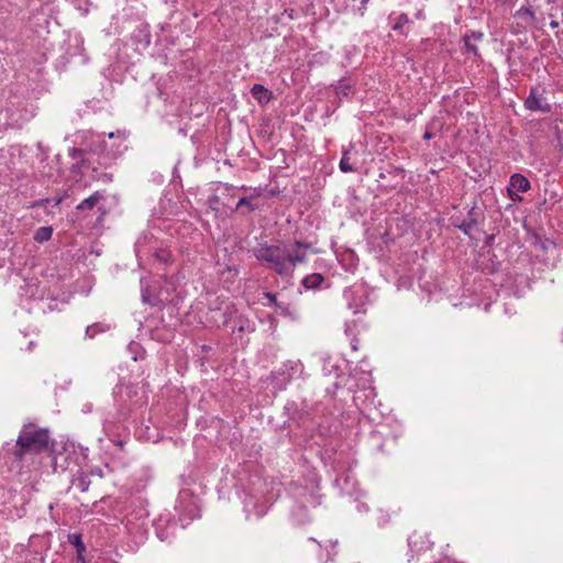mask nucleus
<instances>
[{"label":"nucleus","instance_id":"f257e3e1","mask_svg":"<svg viewBox=\"0 0 563 563\" xmlns=\"http://www.w3.org/2000/svg\"><path fill=\"white\" fill-rule=\"evenodd\" d=\"M308 243L295 240L289 246L282 242L268 244L260 243L252 250L254 257L267 269L279 276H291L298 264L307 260Z\"/></svg>","mask_w":563,"mask_h":563},{"label":"nucleus","instance_id":"f03ea898","mask_svg":"<svg viewBox=\"0 0 563 563\" xmlns=\"http://www.w3.org/2000/svg\"><path fill=\"white\" fill-rule=\"evenodd\" d=\"M37 459L42 470L56 472V441L47 429H37Z\"/></svg>","mask_w":563,"mask_h":563},{"label":"nucleus","instance_id":"7ed1b4c3","mask_svg":"<svg viewBox=\"0 0 563 563\" xmlns=\"http://www.w3.org/2000/svg\"><path fill=\"white\" fill-rule=\"evenodd\" d=\"M104 192L103 191H95L89 197L82 199L75 208V216L86 218L90 214L93 209H97L99 216L97 218V222H102L104 216L107 214V210L104 207Z\"/></svg>","mask_w":563,"mask_h":563},{"label":"nucleus","instance_id":"20e7f679","mask_svg":"<svg viewBox=\"0 0 563 563\" xmlns=\"http://www.w3.org/2000/svg\"><path fill=\"white\" fill-rule=\"evenodd\" d=\"M35 449V426L30 423L25 424L21 430L16 443L13 446L12 454L18 460H22L25 454Z\"/></svg>","mask_w":563,"mask_h":563},{"label":"nucleus","instance_id":"39448f33","mask_svg":"<svg viewBox=\"0 0 563 563\" xmlns=\"http://www.w3.org/2000/svg\"><path fill=\"white\" fill-rule=\"evenodd\" d=\"M525 107L530 111H539L542 113H549L552 110L551 104L547 102L544 89L540 87L530 88L529 95L525 100Z\"/></svg>","mask_w":563,"mask_h":563},{"label":"nucleus","instance_id":"423d86ee","mask_svg":"<svg viewBox=\"0 0 563 563\" xmlns=\"http://www.w3.org/2000/svg\"><path fill=\"white\" fill-rule=\"evenodd\" d=\"M530 189V181L521 174H514L510 177L509 185L507 187L508 195L514 201H521L522 197L520 194L526 192Z\"/></svg>","mask_w":563,"mask_h":563},{"label":"nucleus","instance_id":"0eeeda50","mask_svg":"<svg viewBox=\"0 0 563 563\" xmlns=\"http://www.w3.org/2000/svg\"><path fill=\"white\" fill-rule=\"evenodd\" d=\"M408 545L412 552H422L431 550L433 541L430 539L429 533L422 531H415L408 538Z\"/></svg>","mask_w":563,"mask_h":563},{"label":"nucleus","instance_id":"6e6552de","mask_svg":"<svg viewBox=\"0 0 563 563\" xmlns=\"http://www.w3.org/2000/svg\"><path fill=\"white\" fill-rule=\"evenodd\" d=\"M388 21H389V25L393 31L397 32L398 34H400L405 37L408 35V33H409L408 25L410 23H412V21L409 19L407 13H399V14L391 13L388 16Z\"/></svg>","mask_w":563,"mask_h":563},{"label":"nucleus","instance_id":"1a4fd4ad","mask_svg":"<svg viewBox=\"0 0 563 563\" xmlns=\"http://www.w3.org/2000/svg\"><path fill=\"white\" fill-rule=\"evenodd\" d=\"M64 199V195L56 194L53 197L38 198L36 206L37 210L43 209L47 214H55L59 212V205Z\"/></svg>","mask_w":563,"mask_h":563},{"label":"nucleus","instance_id":"9d476101","mask_svg":"<svg viewBox=\"0 0 563 563\" xmlns=\"http://www.w3.org/2000/svg\"><path fill=\"white\" fill-rule=\"evenodd\" d=\"M35 295V287L33 284L25 283L24 286L20 287L19 300L20 306L26 312L31 313L33 310V297Z\"/></svg>","mask_w":563,"mask_h":563},{"label":"nucleus","instance_id":"9b49d317","mask_svg":"<svg viewBox=\"0 0 563 563\" xmlns=\"http://www.w3.org/2000/svg\"><path fill=\"white\" fill-rule=\"evenodd\" d=\"M303 372V365L299 360H289L283 364L279 373L286 376V380L289 382L294 377H298Z\"/></svg>","mask_w":563,"mask_h":563},{"label":"nucleus","instance_id":"f8f14e48","mask_svg":"<svg viewBox=\"0 0 563 563\" xmlns=\"http://www.w3.org/2000/svg\"><path fill=\"white\" fill-rule=\"evenodd\" d=\"M481 216L482 213L476 209V207H472L467 212L466 219L457 225V228L465 234L471 235L472 230L478 224Z\"/></svg>","mask_w":563,"mask_h":563},{"label":"nucleus","instance_id":"ddd939ff","mask_svg":"<svg viewBox=\"0 0 563 563\" xmlns=\"http://www.w3.org/2000/svg\"><path fill=\"white\" fill-rule=\"evenodd\" d=\"M153 257L158 264L163 266H168L174 262L172 252L166 247L156 249L153 253Z\"/></svg>","mask_w":563,"mask_h":563},{"label":"nucleus","instance_id":"4468645a","mask_svg":"<svg viewBox=\"0 0 563 563\" xmlns=\"http://www.w3.org/2000/svg\"><path fill=\"white\" fill-rule=\"evenodd\" d=\"M324 282V277L319 273L307 275L302 280L301 285L306 289H318Z\"/></svg>","mask_w":563,"mask_h":563},{"label":"nucleus","instance_id":"2eb2a0df","mask_svg":"<svg viewBox=\"0 0 563 563\" xmlns=\"http://www.w3.org/2000/svg\"><path fill=\"white\" fill-rule=\"evenodd\" d=\"M252 96L261 103L268 102L272 99V92L263 85L255 84L251 89Z\"/></svg>","mask_w":563,"mask_h":563},{"label":"nucleus","instance_id":"dca6fc26","mask_svg":"<svg viewBox=\"0 0 563 563\" xmlns=\"http://www.w3.org/2000/svg\"><path fill=\"white\" fill-rule=\"evenodd\" d=\"M353 146H350L346 150H343L342 157L339 163V168L342 173H351L354 172V166L351 163V152Z\"/></svg>","mask_w":563,"mask_h":563},{"label":"nucleus","instance_id":"f3484780","mask_svg":"<svg viewBox=\"0 0 563 563\" xmlns=\"http://www.w3.org/2000/svg\"><path fill=\"white\" fill-rule=\"evenodd\" d=\"M515 18L519 19V20H523V22L528 25V24H532L536 20V14L534 12L532 11L531 7L528 4V5H522L516 13H515Z\"/></svg>","mask_w":563,"mask_h":563},{"label":"nucleus","instance_id":"a211bd4d","mask_svg":"<svg viewBox=\"0 0 563 563\" xmlns=\"http://www.w3.org/2000/svg\"><path fill=\"white\" fill-rule=\"evenodd\" d=\"M73 484L80 490V492H87L90 486V479L89 474L80 472L78 475L74 478Z\"/></svg>","mask_w":563,"mask_h":563},{"label":"nucleus","instance_id":"6ab92c4d","mask_svg":"<svg viewBox=\"0 0 563 563\" xmlns=\"http://www.w3.org/2000/svg\"><path fill=\"white\" fill-rule=\"evenodd\" d=\"M235 330L239 332H253L255 330V325L249 319L239 317L235 320V325L233 328V331Z\"/></svg>","mask_w":563,"mask_h":563},{"label":"nucleus","instance_id":"aec40b11","mask_svg":"<svg viewBox=\"0 0 563 563\" xmlns=\"http://www.w3.org/2000/svg\"><path fill=\"white\" fill-rule=\"evenodd\" d=\"M243 207H245V208H246V210H242V211H241V212H242V214H249L250 212H252V211H254V210L258 209V206H257V205H255V203H253V202L251 201V198H249V197H242V198H240V200H239V201H238V203H236L235 211L241 210Z\"/></svg>","mask_w":563,"mask_h":563},{"label":"nucleus","instance_id":"412c9836","mask_svg":"<svg viewBox=\"0 0 563 563\" xmlns=\"http://www.w3.org/2000/svg\"><path fill=\"white\" fill-rule=\"evenodd\" d=\"M109 330V325L103 323H93L86 328V338L93 339L98 333H103Z\"/></svg>","mask_w":563,"mask_h":563},{"label":"nucleus","instance_id":"4be33fe9","mask_svg":"<svg viewBox=\"0 0 563 563\" xmlns=\"http://www.w3.org/2000/svg\"><path fill=\"white\" fill-rule=\"evenodd\" d=\"M335 91L339 98H347L353 93V86L347 81H340L335 87Z\"/></svg>","mask_w":563,"mask_h":563},{"label":"nucleus","instance_id":"5701e85b","mask_svg":"<svg viewBox=\"0 0 563 563\" xmlns=\"http://www.w3.org/2000/svg\"><path fill=\"white\" fill-rule=\"evenodd\" d=\"M69 156L76 161V165L81 168L86 166L85 151L81 148L73 147L69 150Z\"/></svg>","mask_w":563,"mask_h":563},{"label":"nucleus","instance_id":"b1692460","mask_svg":"<svg viewBox=\"0 0 563 563\" xmlns=\"http://www.w3.org/2000/svg\"><path fill=\"white\" fill-rule=\"evenodd\" d=\"M53 234V227L46 225L37 229V242L48 241Z\"/></svg>","mask_w":563,"mask_h":563},{"label":"nucleus","instance_id":"393cba45","mask_svg":"<svg viewBox=\"0 0 563 563\" xmlns=\"http://www.w3.org/2000/svg\"><path fill=\"white\" fill-rule=\"evenodd\" d=\"M69 542L76 547L78 556L81 558V553L86 550L81 536L77 533L70 534Z\"/></svg>","mask_w":563,"mask_h":563},{"label":"nucleus","instance_id":"a878e982","mask_svg":"<svg viewBox=\"0 0 563 563\" xmlns=\"http://www.w3.org/2000/svg\"><path fill=\"white\" fill-rule=\"evenodd\" d=\"M463 37L471 40L472 42H479L483 40L484 34L479 31H472L470 33H466Z\"/></svg>","mask_w":563,"mask_h":563},{"label":"nucleus","instance_id":"bb28decb","mask_svg":"<svg viewBox=\"0 0 563 563\" xmlns=\"http://www.w3.org/2000/svg\"><path fill=\"white\" fill-rule=\"evenodd\" d=\"M463 40H464L465 47H466L467 52L472 53L474 56H478V48H477V46L474 45L472 43V41L468 40V38L463 37Z\"/></svg>","mask_w":563,"mask_h":563},{"label":"nucleus","instance_id":"cd10ccee","mask_svg":"<svg viewBox=\"0 0 563 563\" xmlns=\"http://www.w3.org/2000/svg\"><path fill=\"white\" fill-rule=\"evenodd\" d=\"M389 519H390V515L387 511H385L383 509H380L378 511V516H377L378 525H385L389 521Z\"/></svg>","mask_w":563,"mask_h":563},{"label":"nucleus","instance_id":"c85d7f7f","mask_svg":"<svg viewBox=\"0 0 563 563\" xmlns=\"http://www.w3.org/2000/svg\"><path fill=\"white\" fill-rule=\"evenodd\" d=\"M430 129H431V124L427 126V130L423 134V140H426V141H430L431 139L434 137V134L431 132Z\"/></svg>","mask_w":563,"mask_h":563},{"label":"nucleus","instance_id":"c756f323","mask_svg":"<svg viewBox=\"0 0 563 563\" xmlns=\"http://www.w3.org/2000/svg\"><path fill=\"white\" fill-rule=\"evenodd\" d=\"M265 296L269 300L271 305L277 306V297L275 294L266 292Z\"/></svg>","mask_w":563,"mask_h":563},{"label":"nucleus","instance_id":"7c9ffc66","mask_svg":"<svg viewBox=\"0 0 563 563\" xmlns=\"http://www.w3.org/2000/svg\"><path fill=\"white\" fill-rule=\"evenodd\" d=\"M415 19H417V20H424L426 19V13H424V9L423 8H421V9L416 11Z\"/></svg>","mask_w":563,"mask_h":563},{"label":"nucleus","instance_id":"2f4dec72","mask_svg":"<svg viewBox=\"0 0 563 563\" xmlns=\"http://www.w3.org/2000/svg\"><path fill=\"white\" fill-rule=\"evenodd\" d=\"M368 0H361V7L358 8L360 14L363 16L365 14L366 3Z\"/></svg>","mask_w":563,"mask_h":563},{"label":"nucleus","instance_id":"473e14b6","mask_svg":"<svg viewBox=\"0 0 563 563\" xmlns=\"http://www.w3.org/2000/svg\"><path fill=\"white\" fill-rule=\"evenodd\" d=\"M89 475H96V476H99V477H102V476H103V474H102V470H101V468H99V467L92 468V470L90 471V474H89Z\"/></svg>","mask_w":563,"mask_h":563},{"label":"nucleus","instance_id":"72a5a7b5","mask_svg":"<svg viewBox=\"0 0 563 563\" xmlns=\"http://www.w3.org/2000/svg\"><path fill=\"white\" fill-rule=\"evenodd\" d=\"M358 343H360V341L356 338H353L351 340V347H352L353 351H357L358 350Z\"/></svg>","mask_w":563,"mask_h":563},{"label":"nucleus","instance_id":"f704fd0d","mask_svg":"<svg viewBox=\"0 0 563 563\" xmlns=\"http://www.w3.org/2000/svg\"><path fill=\"white\" fill-rule=\"evenodd\" d=\"M260 195H261L260 190L254 189L253 194H251V196L249 198H251V201H252L254 198L258 197Z\"/></svg>","mask_w":563,"mask_h":563},{"label":"nucleus","instance_id":"c9c22d12","mask_svg":"<svg viewBox=\"0 0 563 563\" xmlns=\"http://www.w3.org/2000/svg\"><path fill=\"white\" fill-rule=\"evenodd\" d=\"M297 511H298V512H302V514H303V512H306V506H305V505H300V506H298V507H297V510L295 511V514H296Z\"/></svg>","mask_w":563,"mask_h":563},{"label":"nucleus","instance_id":"e433bc0d","mask_svg":"<svg viewBox=\"0 0 563 563\" xmlns=\"http://www.w3.org/2000/svg\"><path fill=\"white\" fill-rule=\"evenodd\" d=\"M550 26H551V29H556V27H559V22L553 20L550 22Z\"/></svg>","mask_w":563,"mask_h":563},{"label":"nucleus","instance_id":"4c0bfd02","mask_svg":"<svg viewBox=\"0 0 563 563\" xmlns=\"http://www.w3.org/2000/svg\"><path fill=\"white\" fill-rule=\"evenodd\" d=\"M210 202H214L217 203L219 201V197L218 196H212L210 199H209Z\"/></svg>","mask_w":563,"mask_h":563},{"label":"nucleus","instance_id":"58836bf2","mask_svg":"<svg viewBox=\"0 0 563 563\" xmlns=\"http://www.w3.org/2000/svg\"><path fill=\"white\" fill-rule=\"evenodd\" d=\"M115 445H118L119 448L122 449L123 445H124V441L123 440H118V441H115Z\"/></svg>","mask_w":563,"mask_h":563},{"label":"nucleus","instance_id":"ea45409f","mask_svg":"<svg viewBox=\"0 0 563 563\" xmlns=\"http://www.w3.org/2000/svg\"><path fill=\"white\" fill-rule=\"evenodd\" d=\"M33 347V341H30L26 345V351L31 352Z\"/></svg>","mask_w":563,"mask_h":563},{"label":"nucleus","instance_id":"a19ab883","mask_svg":"<svg viewBox=\"0 0 563 563\" xmlns=\"http://www.w3.org/2000/svg\"><path fill=\"white\" fill-rule=\"evenodd\" d=\"M185 496H188V493L184 490V492L180 493V498H183Z\"/></svg>","mask_w":563,"mask_h":563},{"label":"nucleus","instance_id":"79ce46f5","mask_svg":"<svg viewBox=\"0 0 563 563\" xmlns=\"http://www.w3.org/2000/svg\"><path fill=\"white\" fill-rule=\"evenodd\" d=\"M223 186H224L225 189L232 188V185H230V184H224Z\"/></svg>","mask_w":563,"mask_h":563},{"label":"nucleus","instance_id":"37998d69","mask_svg":"<svg viewBox=\"0 0 563 563\" xmlns=\"http://www.w3.org/2000/svg\"><path fill=\"white\" fill-rule=\"evenodd\" d=\"M108 137H109V139L114 137V133H113V132L109 133V134H108Z\"/></svg>","mask_w":563,"mask_h":563}]
</instances>
